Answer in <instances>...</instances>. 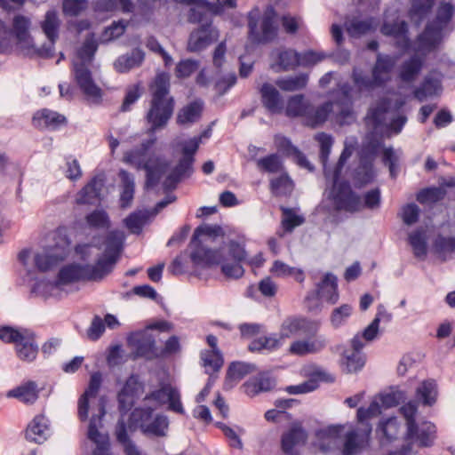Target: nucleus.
<instances>
[{
	"instance_id": "42",
	"label": "nucleus",
	"mask_w": 455,
	"mask_h": 455,
	"mask_svg": "<svg viewBox=\"0 0 455 455\" xmlns=\"http://www.w3.org/2000/svg\"><path fill=\"white\" fill-rule=\"evenodd\" d=\"M372 28V18H368L365 20L352 18L346 20L345 22L346 31L352 37H360L371 31Z\"/></svg>"
},
{
	"instance_id": "47",
	"label": "nucleus",
	"mask_w": 455,
	"mask_h": 455,
	"mask_svg": "<svg viewBox=\"0 0 455 455\" xmlns=\"http://www.w3.org/2000/svg\"><path fill=\"white\" fill-rule=\"evenodd\" d=\"M270 272L277 277L291 276L299 283H303L305 279L301 269L290 267L281 260H275L273 263Z\"/></svg>"
},
{
	"instance_id": "31",
	"label": "nucleus",
	"mask_w": 455,
	"mask_h": 455,
	"mask_svg": "<svg viewBox=\"0 0 455 455\" xmlns=\"http://www.w3.org/2000/svg\"><path fill=\"white\" fill-rule=\"evenodd\" d=\"M396 60L387 54L378 53L376 62L372 68V76L377 84H384L389 80V74L395 65Z\"/></svg>"
},
{
	"instance_id": "58",
	"label": "nucleus",
	"mask_w": 455,
	"mask_h": 455,
	"mask_svg": "<svg viewBox=\"0 0 455 455\" xmlns=\"http://www.w3.org/2000/svg\"><path fill=\"white\" fill-rule=\"evenodd\" d=\"M374 178L373 163L361 161L359 166L355 171L354 179L360 185L370 183Z\"/></svg>"
},
{
	"instance_id": "57",
	"label": "nucleus",
	"mask_w": 455,
	"mask_h": 455,
	"mask_svg": "<svg viewBox=\"0 0 455 455\" xmlns=\"http://www.w3.org/2000/svg\"><path fill=\"white\" fill-rule=\"evenodd\" d=\"M446 195V191L443 188H427L424 189H421L417 194V201L422 204H429V203H436L442 199Z\"/></svg>"
},
{
	"instance_id": "36",
	"label": "nucleus",
	"mask_w": 455,
	"mask_h": 455,
	"mask_svg": "<svg viewBox=\"0 0 455 455\" xmlns=\"http://www.w3.org/2000/svg\"><path fill=\"white\" fill-rule=\"evenodd\" d=\"M424 62L425 58L418 54H414L409 60L403 61L400 67V79L404 83L415 81L423 68Z\"/></svg>"
},
{
	"instance_id": "22",
	"label": "nucleus",
	"mask_w": 455,
	"mask_h": 455,
	"mask_svg": "<svg viewBox=\"0 0 455 455\" xmlns=\"http://www.w3.org/2000/svg\"><path fill=\"white\" fill-rule=\"evenodd\" d=\"M436 437L435 426L429 421H423L420 424L414 425L412 435L409 436V428L406 429L403 436L404 442H412V446L416 443L419 447H430L434 444Z\"/></svg>"
},
{
	"instance_id": "24",
	"label": "nucleus",
	"mask_w": 455,
	"mask_h": 455,
	"mask_svg": "<svg viewBox=\"0 0 455 455\" xmlns=\"http://www.w3.org/2000/svg\"><path fill=\"white\" fill-rule=\"evenodd\" d=\"M371 427L365 424L363 429H355L347 433L342 455H355L368 445Z\"/></svg>"
},
{
	"instance_id": "62",
	"label": "nucleus",
	"mask_w": 455,
	"mask_h": 455,
	"mask_svg": "<svg viewBox=\"0 0 455 455\" xmlns=\"http://www.w3.org/2000/svg\"><path fill=\"white\" fill-rule=\"evenodd\" d=\"M418 411L416 402L410 401L400 408V411L406 420V429L409 428V436L412 435L414 425L417 424L415 416Z\"/></svg>"
},
{
	"instance_id": "41",
	"label": "nucleus",
	"mask_w": 455,
	"mask_h": 455,
	"mask_svg": "<svg viewBox=\"0 0 455 455\" xmlns=\"http://www.w3.org/2000/svg\"><path fill=\"white\" fill-rule=\"evenodd\" d=\"M437 395V385L433 379L423 381L416 389V398L426 406L435 403Z\"/></svg>"
},
{
	"instance_id": "54",
	"label": "nucleus",
	"mask_w": 455,
	"mask_h": 455,
	"mask_svg": "<svg viewBox=\"0 0 455 455\" xmlns=\"http://www.w3.org/2000/svg\"><path fill=\"white\" fill-rule=\"evenodd\" d=\"M257 167L260 172L277 173L283 171V163L276 154H271L257 160Z\"/></svg>"
},
{
	"instance_id": "8",
	"label": "nucleus",
	"mask_w": 455,
	"mask_h": 455,
	"mask_svg": "<svg viewBox=\"0 0 455 455\" xmlns=\"http://www.w3.org/2000/svg\"><path fill=\"white\" fill-rule=\"evenodd\" d=\"M201 144V137H194L179 143L181 147L182 158L180 160L173 171L167 175L163 186L164 190L175 188L179 181L188 177L192 172V165L195 161L194 156Z\"/></svg>"
},
{
	"instance_id": "33",
	"label": "nucleus",
	"mask_w": 455,
	"mask_h": 455,
	"mask_svg": "<svg viewBox=\"0 0 455 455\" xmlns=\"http://www.w3.org/2000/svg\"><path fill=\"white\" fill-rule=\"evenodd\" d=\"M18 357L22 361L32 362L36 359L38 347L33 332L24 330V335L15 346Z\"/></svg>"
},
{
	"instance_id": "64",
	"label": "nucleus",
	"mask_w": 455,
	"mask_h": 455,
	"mask_svg": "<svg viewBox=\"0 0 455 455\" xmlns=\"http://www.w3.org/2000/svg\"><path fill=\"white\" fill-rule=\"evenodd\" d=\"M379 430L381 431L383 435L391 441L395 439L400 430V424L396 418H389L386 421L381 422L379 426Z\"/></svg>"
},
{
	"instance_id": "16",
	"label": "nucleus",
	"mask_w": 455,
	"mask_h": 455,
	"mask_svg": "<svg viewBox=\"0 0 455 455\" xmlns=\"http://www.w3.org/2000/svg\"><path fill=\"white\" fill-rule=\"evenodd\" d=\"M219 36V30L212 26V22L206 21L190 33L187 50L190 52H201L216 42Z\"/></svg>"
},
{
	"instance_id": "29",
	"label": "nucleus",
	"mask_w": 455,
	"mask_h": 455,
	"mask_svg": "<svg viewBox=\"0 0 455 455\" xmlns=\"http://www.w3.org/2000/svg\"><path fill=\"white\" fill-rule=\"evenodd\" d=\"M104 188V179L100 176L93 177L77 194L76 201L78 204H93L100 200V194Z\"/></svg>"
},
{
	"instance_id": "13",
	"label": "nucleus",
	"mask_w": 455,
	"mask_h": 455,
	"mask_svg": "<svg viewBox=\"0 0 455 455\" xmlns=\"http://www.w3.org/2000/svg\"><path fill=\"white\" fill-rule=\"evenodd\" d=\"M351 91L352 87L348 84H341L337 92V100L332 102L331 113L335 121L340 125L350 124L355 119Z\"/></svg>"
},
{
	"instance_id": "19",
	"label": "nucleus",
	"mask_w": 455,
	"mask_h": 455,
	"mask_svg": "<svg viewBox=\"0 0 455 455\" xmlns=\"http://www.w3.org/2000/svg\"><path fill=\"white\" fill-rule=\"evenodd\" d=\"M144 401H153L156 405H162L168 403L169 410L180 414L184 413V408L180 402V394L179 390L169 384L164 385L161 388L148 394L145 396Z\"/></svg>"
},
{
	"instance_id": "46",
	"label": "nucleus",
	"mask_w": 455,
	"mask_h": 455,
	"mask_svg": "<svg viewBox=\"0 0 455 455\" xmlns=\"http://www.w3.org/2000/svg\"><path fill=\"white\" fill-rule=\"evenodd\" d=\"M411 6L409 11L410 17L417 24H419L431 12L435 0H411Z\"/></svg>"
},
{
	"instance_id": "60",
	"label": "nucleus",
	"mask_w": 455,
	"mask_h": 455,
	"mask_svg": "<svg viewBox=\"0 0 455 455\" xmlns=\"http://www.w3.org/2000/svg\"><path fill=\"white\" fill-rule=\"evenodd\" d=\"M389 105V100L383 99L378 102L376 108L370 109L367 118L373 123L374 127H378L384 123L385 114L387 112Z\"/></svg>"
},
{
	"instance_id": "5",
	"label": "nucleus",
	"mask_w": 455,
	"mask_h": 455,
	"mask_svg": "<svg viewBox=\"0 0 455 455\" xmlns=\"http://www.w3.org/2000/svg\"><path fill=\"white\" fill-rule=\"evenodd\" d=\"M153 408L134 409L130 414L127 423H125L124 415H122L116 427V437L117 438V428L120 423L124 424L126 430V436L129 440V434L134 432L138 427L140 428L142 433L146 435L157 437L165 436L169 427L168 419L164 415H156L153 419Z\"/></svg>"
},
{
	"instance_id": "9",
	"label": "nucleus",
	"mask_w": 455,
	"mask_h": 455,
	"mask_svg": "<svg viewBox=\"0 0 455 455\" xmlns=\"http://www.w3.org/2000/svg\"><path fill=\"white\" fill-rule=\"evenodd\" d=\"M259 10L255 9L249 12L248 27L251 39L259 44H266L273 41L277 36V26L275 24L276 13L273 7H268L259 21L258 28Z\"/></svg>"
},
{
	"instance_id": "50",
	"label": "nucleus",
	"mask_w": 455,
	"mask_h": 455,
	"mask_svg": "<svg viewBox=\"0 0 455 455\" xmlns=\"http://www.w3.org/2000/svg\"><path fill=\"white\" fill-rule=\"evenodd\" d=\"M255 366L251 363L236 362L232 363L228 367L227 373V384L230 382L237 383L246 375L254 371Z\"/></svg>"
},
{
	"instance_id": "56",
	"label": "nucleus",
	"mask_w": 455,
	"mask_h": 455,
	"mask_svg": "<svg viewBox=\"0 0 455 455\" xmlns=\"http://www.w3.org/2000/svg\"><path fill=\"white\" fill-rule=\"evenodd\" d=\"M270 188L275 196H287L291 193L293 189V183L289 176L285 173L271 180Z\"/></svg>"
},
{
	"instance_id": "20",
	"label": "nucleus",
	"mask_w": 455,
	"mask_h": 455,
	"mask_svg": "<svg viewBox=\"0 0 455 455\" xmlns=\"http://www.w3.org/2000/svg\"><path fill=\"white\" fill-rule=\"evenodd\" d=\"M73 73L78 87L88 99L99 100L101 98V90L94 83L87 64L74 62Z\"/></svg>"
},
{
	"instance_id": "32",
	"label": "nucleus",
	"mask_w": 455,
	"mask_h": 455,
	"mask_svg": "<svg viewBox=\"0 0 455 455\" xmlns=\"http://www.w3.org/2000/svg\"><path fill=\"white\" fill-rule=\"evenodd\" d=\"M307 438L300 423H292L290 429L282 436V449L286 454H291L294 446L305 443Z\"/></svg>"
},
{
	"instance_id": "25",
	"label": "nucleus",
	"mask_w": 455,
	"mask_h": 455,
	"mask_svg": "<svg viewBox=\"0 0 455 455\" xmlns=\"http://www.w3.org/2000/svg\"><path fill=\"white\" fill-rule=\"evenodd\" d=\"M271 68L275 71H287L299 64V52L291 49L276 48L270 53Z\"/></svg>"
},
{
	"instance_id": "21",
	"label": "nucleus",
	"mask_w": 455,
	"mask_h": 455,
	"mask_svg": "<svg viewBox=\"0 0 455 455\" xmlns=\"http://www.w3.org/2000/svg\"><path fill=\"white\" fill-rule=\"evenodd\" d=\"M60 24L61 21L56 11L49 10L46 12L44 20L40 22V27L49 40L50 45L47 48L38 49L36 51L38 55L45 58L52 56L54 44L59 38Z\"/></svg>"
},
{
	"instance_id": "4",
	"label": "nucleus",
	"mask_w": 455,
	"mask_h": 455,
	"mask_svg": "<svg viewBox=\"0 0 455 455\" xmlns=\"http://www.w3.org/2000/svg\"><path fill=\"white\" fill-rule=\"evenodd\" d=\"M455 8L451 3L441 1L438 4L435 18L427 22L424 31L417 37L416 51L418 52L427 55L440 45L452 20Z\"/></svg>"
},
{
	"instance_id": "53",
	"label": "nucleus",
	"mask_w": 455,
	"mask_h": 455,
	"mask_svg": "<svg viewBox=\"0 0 455 455\" xmlns=\"http://www.w3.org/2000/svg\"><path fill=\"white\" fill-rule=\"evenodd\" d=\"M315 139L320 145V161L323 165L324 175L329 178L330 174L327 171L326 164L333 144L332 137L324 132H321L316 134Z\"/></svg>"
},
{
	"instance_id": "45",
	"label": "nucleus",
	"mask_w": 455,
	"mask_h": 455,
	"mask_svg": "<svg viewBox=\"0 0 455 455\" xmlns=\"http://www.w3.org/2000/svg\"><path fill=\"white\" fill-rule=\"evenodd\" d=\"M308 82V76L307 74H299L291 76L284 78H280L275 81V84L285 92H294L305 88Z\"/></svg>"
},
{
	"instance_id": "61",
	"label": "nucleus",
	"mask_w": 455,
	"mask_h": 455,
	"mask_svg": "<svg viewBox=\"0 0 455 455\" xmlns=\"http://www.w3.org/2000/svg\"><path fill=\"white\" fill-rule=\"evenodd\" d=\"M141 94L142 88L140 84L128 86L121 106V111H129L132 106L140 98Z\"/></svg>"
},
{
	"instance_id": "14",
	"label": "nucleus",
	"mask_w": 455,
	"mask_h": 455,
	"mask_svg": "<svg viewBox=\"0 0 455 455\" xmlns=\"http://www.w3.org/2000/svg\"><path fill=\"white\" fill-rule=\"evenodd\" d=\"M105 414L104 402L100 400L98 406V413L92 415L88 427V438L97 445L92 455H108V436L99 431V428L102 427V418Z\"/></svg>"
},
{
	"instance_id": "30",
	"label": "nucleus",
	"mask_w": 455,
	"mask_h": 455,
	"mask_svg": "<svg viewBox=\"0 0 455 455\" xmlns=\"http://www.w3.org/2000/svg\"><path fill=\"white\" fill-rule=\"evenodd\" d=\"M33 125L39 129H56L66 123L64 116L47 108L37 111L32 119Z\"/></svg>"
},
{
	"instance_id": "15",
	"label": "nucleus",
	"mask_w": 455,
	"mask_h": 455,
	"mask_svg": "<svg viewBox=\"0 0 455 455\" xmlns=\"http://www.w3.org/2000/svg\"><path fill=\"white\" fill-rule=\"evenodd\" d=\"M319 325L318 322L306 317L289 316L283 321L279 334L283 340L300 334H315Z\"/></svg>"
},
{
	"instance_id": "52",
	"label": "nucleus",
	"mask_w": 455,
	"mask_h": 455,
	"mask_svg": "<svg viewBox=\"0 0 455 455\" xmlns=\"http://www.w3.org/2000/svg\"><path fill=\"white\" fill-rule=\"evenodd\" d=\"M201 112L202 105L199 102H192L180 109L177 116V122L180 124L195 123L199 119Z\"/></svg>"
},
{
	"instance_id": "2",
	"label": "nucleus",
	"mask_w": 455,
	"mask_h": 455,
	"mask_svg": "<svg viewBox=\"0 0 455 455\" xmlns=\"http://www.w3.org/2000/svg\"><path fill=\"white\" fill-rule=\"evenodd\" d=\"M151 100L149 108L145 116L149 124L148 133H154L164 129L172 118L175 100L170 94V76L165 72L156 74L149 84Z\"/></svg>"
},
{
	"instance_id": "6",
	"label": "nucleus",
	"mask_w": 455,
	"mask_h": 455,
	"mask_svg": "<svg viewBox=\"0 0 455 455\" xmlns=\"http://www.w3.org/2000/svg\"><path fill=\"white\" fill-rule=\"evenodd\" d=\"M223 231L220 226L203 225L196 228L190 242V259L195 265L210 267L220 261L219 251H214L204 244L201 236L208 238L222 235Z\"/></svg>"
},
{
	"instance_id": "51",
	"label": "nucleus",
	"mask_w": 455,
	"mask_h": 455,
	"mask_svg": "<svg viewBox=\"0 0 455 455\" xmlns=\"http://www.w3.org/2000/svg\"><path fill=\"white\" fill-rule=\"evenodd\" d=\"M212 7L210 6H201L199 4H196L193 5L188 12V20L190 23H200V22H206L208 21L206 20V14L207 12H212L214 14H219V8L218 6L213 4L210 3Z\"/></svg>"
},
{
	"instance_id": "35",
	"label": "nucleus",
	"mask_w": 455,
	"mask_h": 455,
	"mask_svg": "<svg viewBox=\"0 0 455 455\" xmlns=\"http://www.w3.org/2000/svg\"><path fill=\"white\" fill-rule=\"evenodd\" d=\"M49 433L48 420L44 415L36 416L26 429V438L30 442L42 443Z\"/></svg>"
},
{
	"instance_id": "3",
	"label": "nucleus",
	"mask_w": 455,
	"mask_h": 455,
	"mask_svg": "<svg viewBox=\"0 0 455 455\" xmlns=\"http://www.w3.org/2000/svg\"><path fill=\"white\" fill-rule=\"evenodd\" d=\"M156 140V138H151L142 141L140 148L125 152L123 157L124 163L137 170H145L147 188L156 187L170 168V162L162 156L151 155L147 157L148 151Z\"/></svg>"
},
{
	"instance_id": "26",
	"label": "nucleus",
	"mask_w": 455,
	"mask_h": 455,
	"mask_svg": "<svg viewBox=\"0 0 455 455\" xmlns=\"http://www.w3.org/2000/svg\"><path fill=\"white\" fill-rule=\"evenodd\" d=\"M31 27V20L24 15L18 14L13 17L12 33L19 45L26 48L28 51L34 48L33 38L29 29Z\"/></svg>"
},
{
	"instance_id": "18",
	"label": "nucleus",
	"mask_w": 455,
	"mask_h": 455,
	"mask_svg": "<svg viewBox=\"0 0 455 455\" xmlns=\"http://www.w3.org/2000/svg\"><path fill=\"white\" fill-rule=\"evenodd\" d=\"M333 183V203L336 210L349 212H357L361 208V199L355 195L347 182Z\"/></svg>"
},
{
	"instance_id": "7",
	"label": "nucleus",
	"mask_w": 455,
	"mask_h": 455,
	"mask_svg": "<svg viewBox=\"0 0 455 455\" xmlns=\"http://www.w3.org/2000/svg\"><path fill=\"white\" fill-rule=\"evenodd\" d=\"M68 242L61 244L43 248L32 252L30 250H23L19 253V260L25 266H28V260L32 258L35 267L39 272H47L63 261L68 255Z\"/></svg>"
},
{
	"instance_id": "48",
	"label": "nucleus",
	"mask_w": 455,
	"mask_h": 455,
	"mask_svg": "<svg viewBox=\"0 0 455 455\" xmlns=\"http://www.w3.org/2000/svg\"><path fill=\"white\" fill-rule=\"evenodd\" d=\"M409 243L416 258L424 259L427 256V238L423 229H418L409 235Z\"/></svg>"
},
{
	"instance_id": "27",
	"label": "nucleus",
	"mask_w": 455,
	"mask_h": 455,
	"mask_svg": "<svg viewBox=\"0 0 455 455\" xmlns=\"http://www.w3.org/2000/svg\"><path fill=\"white\" fill-rule=\"evenodd\" d=\"M102 383V376L99 371L91 375L88 387L78 400V417L80 420L85 421L89 413V398L96 397Z\"/></svg>"
},
{
	"instance_id": "37",
	"label": "nucleus",
	"mask_w": 455,
	"mask_h": 455,
	"mask_svg": "<svg viewBox=\"0 0 455 455\" xmlns=\"http://www.w3.org/2000/svg\"><path fill=\"white\" fill-rule=\"evenodd\" d=\"M7 396L24 403H34L38 398L37 385L34 381H28L8 391Z\"/></svg>"
},
{
	"instance_id": "17",
	"label": "nucleus",
	"mask_w": 455,
	"mask_h": 455,
	"mask_svg": "<svg viewBox=\"0 0 455 455\" xmlns=\"http://www.w3.org/2000/svg\"><path fill=\"white\" fill-rule=\"evenodd\" d=\"M145 390L143 382L138 375H131L125 381L124 387L117 395L118 408L121 413L130 411Z\"/></svg>"
},
{
	"instance_id": "44",
	"label": "nucleus",
	"mask_w": 455,
	"mask_h": 455,
	"mask_svg": "<svg viewBox=\"0 0 455 455\" xmlns=\"http://www.w3.org/2000/svg\"><path fill=\"white\" fill-rule=\"evenodd\" d=\"M455 251V237H445L438 235L433 243V251L441 261H446L450 255Z\"/></svg>"
},
{
	"instance_id": "34",
	"label": "nucleus",
	"mask_w": 455,
	"mask_h": 455,
	"mask_svg": "<svg viewBox=\"0 0 455 455\" xmlns=\"http://www.w3.org/2000/svg\"><path fill=\"white\" fill-rule=\"evenodd\" d=\"M262 103L272 114H280L283 110V102L279 92L270 84H264L260 89Z\"/></svg>"
},
{
	"instance_id": "12",
	"label": "nucleus",
	"mask_w": 455,
	"mask_h": 455,
	"mask_svg": "<svg viewBox=\"0 0 455 455\" xmlns=\"http://www.w3.org/2000/svg\"><path fill=\"white\" fill-rule=\"evenodd\" d=\"M128 346L132 348V358L153 360L159 358V350L156 347L155 338L148 331H138L129 336Z\"/></svg>"
},
{
	"instance_id": "59",
	"label": "nucleus",
	"mask_w": 455,
	"mask_h": 455,
	"mask_svg": "<svg viewBox=\"0 0 455 455\" xmlns=\"http://www.w3.org/2000/svg\"><path fill=\"white\" fill-rule=\"evenodd\" d=\"M97 48L98 44L93 35L87 36L82 47L77 52V56L80 60L78 62H84L85 64L90 63L97 51Z\"/></svg>"
},
{
	"instance_id": "39",
	"label": "nucleus",
	"mask_w": 455,
	"mask_h": 455,
	"mask_svg": "<svg viewBox=\"0 0 455 455\" xmlns=\"http://www.w3.org/2000/svg\"><path fill=\"white\" fill-rule=\"evenodd\" d=\"M332 110V102L328 101L322 106L314 107L310 104L305 118L307 126L316 127L323 124Z\"/></svg>"
},
{
	"instance_id": "49",
	"label": "nucleus",
	"mask_w": 455,
	"mask_h": 455,
	"mask_svg": "<svg viewBox=\"0 0 455 455\" xmlns=\"http://www.w3.org/2000/svg\"><path fill=\"white\" fill-rule=\"evenodd\" d=\"M440 88V82L437 79L427 76L420 86L414 91V97L418 100L423 101L429 97L436 95Z\"/></svg>"
},
{
	"instance_id": "38",
	"label": "nucleus",
	"mask_w": 455,
	"mask_h": 455,
	"mask_svg": "<svg viewBox=\"0 0 455 455\" xmlns=\"http://www.w3.org/2000/svg\"><path fill=\"white\" fill-rule=\"evenodd\" d=\"M145 54L139 48L133 49L130 53L120 56L115 62L116 69L120 73H125L140 67L143 62Z\"/></svg>"
},
{
	"instance_id": "11",
	"label": "nucleus",
	"mask_w": 455,
	"mask_h": 455,
	"mask_svg": "<svg viewBox=\"0 0 455 455\" xmlns=\"http://www.w3.org/2000/svg\"><path fill=\"white\" fill-rule=\"evenodd\" d=\"M339 297L337 277L328 273L317 284L316 291L307 295L305 303L309 311H314L320 308L321 300L333 305L338 302Z\"/></svg>"
},
{
	"instance_id": "40",
	"label": "nucleus",
	"mask_w": 455,
	"mask_h": 455,
	"mask_svg": "<svg viewBox=\"0 0 455 455\" xmlns=\"http://www.w3.org/2000/svg\"><path fill=\"white\" fill-rule=\"evenodd\" d=\"M121 180L122 193L120 196L121 207L126 208L132 204L135 192V183L133 176L125 170H121L118 173Z\"/></svg>"
},
{
	"instance_id": "55",
	"label": "nucleus",
	"mask_w": 455,
	"mask_h": 455,
	"mask_svg": "<svg viewBox=\"0 0 455 455\" xmlns=\"http://www.w3.org/2000/svg\"><path fill=\"white\" fill-rule=\"evenodd\" d=\"M201 359L208 373L218 371L223 364L222 357L218 350H205L202 352Z\"/></svg>"
},
{
	"instance_id": "1",
	"label": "nucleus",
	"mask_w": 455,
	"mask_h": 455,
	"mask_svg": "<svg viewBox=\"0 0 455 455\" xmlns=\"http://www.w3.org/2000/svg\"><path fill=\"white\" fill-rule=\"evenodd\" d=\"M124 240L121 231H111L105 239V250L95 264L72 263L62 267L54 283L44 284L46 290L60 291V285L79 281H100L108 275L120 258Z\"/></svg>"
},
{
	"instance_id": "43",
	"label": "nucleus",
	"mask_w": 455,
	"mask_h": 455,
	"mask_svg": "<svg viewBox=\"0 0 455 455\" xmlns=\"http://www.w3.org/2000/svg\"><path fill=\"white\" fill-rule=\"evenodd\" d=\"M310 102L301 94L294 95L288 100L285 115L289 117L302 116L306 118Z\"/></svg>"
},
{
	"instance_id": "23",
	"label": "nucleus",
	"mask_w": 455,
	"mask_h": 455,
	"mask_svg": "<svg viewBox=\"0 0 455 455\" xmlns=\"http://www.w3.org/2000/svg\"><path fill=\"white\" fill-rule=\"evenodd\" d=\"M309 337L292 341L288 348L291 355L305 356L321 352L326 347V339L323 336L308 334Z\"/></svg>"
},
{
	"instance_id": "28",
	"label": "nucleus",
	"mask_w": 455,
	"mask_h": 455,
	"mask_svg": "<svg viewBox=\"0 0 455 455\" xmlns=\"http://www.w3.org/2000/svg\"><path fill=\"white\" fill-rule=\"evenodd\" d=\"M380 31L385 36H393L396 40V47L403 50H408L410 48L411 41L408 36V25L404 20L393 23L385 22Z\"/></svg>"
},
{
	"instance_id": "63",
	"label": "nucleus",
	"mask_w": 455,
	"mask_h": 455,
	"mask_svg": "<svg viewBox=\"0 0 455 455\" xmlns=\"http://www.w3.org/2000/svg\"><path fill=\"white\" fill-rule=\"evenodd\" d=\"M117 441L123 445L126 455H141L137 446L127 438L123 423H120L117 428Z\"/></svg>"
},
{
	"instance_id": "10",
	"label": "nucleus",
	"mask_w": 455,
	"mask_h": 455,
	"mask_svg": "<svg viewBox=\"0 0 455 455\" xmlns=\"http://www.w3.org/2000/svg\"><path fill=\"white\" fill-rule=\"evenodd\" d=\"M228 254L223 255L219 251L220 261L217 264H221V272L228 278L237 279L243 275L244 269L243 264L246 261L247 252L244 245L235 240L228 241Z\"/></svg>"
}]
</instances>
